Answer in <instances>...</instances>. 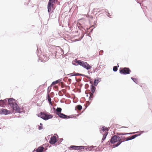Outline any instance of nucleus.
Wrapping results in <instances>:
<instances>
[{"label":"nucleus","mask_w":152,"mask_h":152,"mask_svg":"<svg viewBox=\"0 0 152 152\" xmlns=\"http://www.w3.org/2000/svg\"><path fill=\"white\" fill-rule=\"evenodd\" d=\"M62 109L61 108L58 107L56 110L57 113H61Z\"/></svg>","instance_id":"22"},{"label":"nucleus","mask_w":152,"mask_h":152,"mask_svg":"<svg viewBox=\"0 0 152 152\" xmlns=\"http://www.w3.org/2000/svg\"><path fill=\"white\" fill-rule=\"evenodd\" d=\"M40 125H41V126H42V123H40Z\"/></svg>","instance_id":"29"},{"label":"nucleus","mask_w":152,"mask_h":152,"mask_svg":"<svg viewBox=\"0 0 152 152\" xmlns=\"http://www.w3.org/2000/svg\"><path fill=\"white\" fill-rule=\"evenodd\" d=\"M108 130L109 129L108 128L104 126H103L102 127V128L101 129L100 132L103 134V137L102 139V142L105 139L106 136L108 134Z\"/></svg>","instance_id":"4"},{"label":"nucleus","mask_w":152,"mask_h":152,"mask_svg":"<svg viewBox=\"0 0 152 152\" xmlns=\"http://www.w3.org/2000/svg\"><path fill=\"white\" fill-rule=\"evenodd\" d=\"M56 114L60 118H63L64 119H68L69 118V116H68L63 113H56Z\"/></svg>","instance_id":"9"},{"label":"nucleus","mask_w":152,"mask_h":152,"mask_svg":"<svg viewBox=\"0 0 152 152\" xmlns=\"http://www.w3.org/2000/svg\"><path fill=\"white\" fill-rule=\"evenodd\" d=\"M85 61H83L80 60H77L75 59L74 61H73V64L75 66H77L78 65L83 66L84 63Z\"/></svg>","instance_id":"8"},{"label":"nucleus","mask_w":152,"mask_h":152,"mask_svg":"<svg viewBox=\"0 0 152 152\" xmlns=\"http://www.w3.org/2000/svg\"><path fill=\"white\" fill-rule=\"evenodd\" d=\"M134 133H135V132H133V133H132V134H134Z\"/></svg>","instance_id":"32"},{"label":"nucleus","mask_w":152,"mask_h":152,"mask_svg":"<svg viewBox=\"0 0 152 152\" xmlns=\"http://www.w3.org/2000/svg\"><path fill=\"white\" fill-rule=\"evenodd\" d=\"M9 104L12 108L14 110L18 113H20L21 109L17 104L15 100L12 98L9 99H8Z\"/></svg>","instance_id":"1"},{"label":"nucleus","mask_w":152,"mask_h":152,"mask_svg":"<svg viewBox=\"0 0 152 152\" xmlns=\"http://www.w3.org/2000/svg\"><path fill=\"white\" fill-rule=\"evenodd\" d=\"M140 135V134H135L134 135H133L130 137H128L126 139V140H131L132 139H133L135 138V137H137L139 136V135Z\"/></svg>","instance_id":"13"},{"label":"nucleus","mask_w":152,"mask_h":152,"mask_svg":"<svg viewBox=\"0 0 152 152\" xmlns=\"http://www.w3.org/2000/svg\"><path fill=\"white\" fill-rule=\"evenodd\" d=\"M48 99L49 103L50 104H52L51 99L49 94H48Z\"/></svg>","instance_id":"19"},{"label":"nucleus","mask_w":152,"mask_h":152,"mask_svg":"<svg viewBox=\"0 0 152 152\" xmlns=\"http://www.w3.org/2000/svg\"><path fill=\"white\" fill-rule=\"evenodd\" d=\"M94 97L93 93H90V96L89 97L90 100H92V98Z\"/></svg>","instance_id":"21"},{"label":"nucleus","mask_w":152,"mask_h":152,"mask_svg":"<svg viewBox=\"0 0 152 152\" xmlns=\"http://www.w3.org/2000/svg\"><path fill=\"white\" fill-rule=\"evenodd\" d=\"M91 93H94L96 90V88L95 86H94L93 85H91Z\"/></svg>","instance_id":"16"},{"label":"nucleus","mask_w":152,"mask_h":152,"mask_svg":"<svg viewBox=\"0 0 152 152\" xmlns=\"http://www.w3.org/2000/svg\"><path fill=\"white\" fill-rule=\"evenodd\" d=\"M101 53H102V52H103V51H101Z\"/></svg>","instance_id":"31"},{"label":"nucleus","mask_w":152,"mask_h":152,"mask_svg":"<svg viewBox=\"0 0 152 152\" xmlns=\"http://www.w3.org/2000/svg\"><path fill=\"white\" fill-rule=\"evenodd\" d=\"M37 115L38 117H40L45 120L51 118L53 117L51 115L44 112H41L40 114H37Z\"/></svg>","instance_id":"3"},{"label":"nucleus","mask_w":152,"mask_h":152,"mask_svg":"<svg viewBox=\"0 0 152 152\" xmlns=\"http://www.w3.org/2000/svg\"><path fill=\"white\" fill-rule=\"evenodd\" d=\"M6 101V100H0V106H3L4 105V103Z\"/></svg>","instance_id":"18"},{"label":"nucleus","mask_w":152,"mask_h":152,"mask_svg":"<svg viewBox=\"0 0 152 152\" xmlns=\"http://www.w3.org/2000/svg\"><path fill=\"white\" fill-rule=\"evenodd\" d=\"M82 66L87 70H88L91 68V66H90L86 62H85Z\"/></svg>","instance_id":"12"},{"label":"nucleus","mask_w":152,"mask_h":152,"mask_svg":"<svg viewBox=\"0 0 152 152\" xmlns=\"http://www.w3.org/2000/svg\"><path fill=\"white\" fill-rule=\"evenodd\" d=\"M76 107L78 110H80L82 109V107L81 105H79L77 106Z\"/></svg>","instance_id":"23"},{"label":"nucleus","mask_w":152,"mask_h":152,"mask_svg":"<svg viewBox=\"0 0 152 152\" xmlns=\"http://www.w3.org/2000/svg\"><path fill=\"white\" fill-rule=\"evenodd\" d=\"M58 82L57 81H56L53 82L52 83V85H55L56 84H57V83Z\"/></svg>","instance_id":"26"},{"label":"nucleus","mask_w":152,"mask_h":152,"mask_svg":"<svg viewBox=\"0 0 152 152\" xmlns=\"http://www.w3.org/2000/svg\"><path fill=\"white\" fill-rule=\"evenodd\" d=\"M121 134L123 135V134H123V133H121Z\"/></svg>","instance_id":"28"},{"label":"nucleus","mask_w":152,"mask_h":152,"mask_svg":"<svg viewBox=\"0 0 152 152\" xmlns=\"http://www.w3.org/2000/svg\"><path fill=\"white\" fill-rule=\"evenodd\" d=\"M119 71L121 74L124 75L129 74L131 72L129 68L126 67L120 68Z\"/></svg>","instance_id":"5"},{"label":"nucleus","mask_w":152,"mask_h":152,"mask_svg":"<svg viewBox=\"0 0 152 152\" xmlns=\"http://www.w3.org/2000/svg\"><path fill=\"white\" fill-rule=\"evenodd\" d=\"M51 10H48V12H50Z\"/></svg>","instance_id":"30"},{"label":"nucleus","mask_w":152,"mask_h":152,"mask_svg":"<svg viewBox=\"0 0 152 152\" xmlns=\"http://www.w3.org/2000/svg\"><path fill=\"white\" fill-rule=\"evenodd\" d=\"M56 137L55 136H53L50 138L49 142L52 144H53L56 142Z\"/></svg>","instance_id":"11"},{"label":"nucleus","mask_w":152,"mask_h":152,"mask_svg":"<svg viewBox=\"0 0 152 152\" xmlns=\"http://www.w3.org/2000/svg\"><path fill=\"white\" fill-rule=\"evenodd\" d=\"M42 61L43 62H45L48 60V58L46 56H45L44 55H43L42 57Z\"/></svg>","instance_id":"17"},{"label":"nucleus","mask_w":152,"mask_h":152,"mask_svg":"<svg viewBox=\"0 0 152 152\" xmlns=\"http://www.w3.org/2000/svg\"><path fill=\"white\" fill-rule=\"evenodd\" d=\"M55 0H49L48 5V10L54 9L53 4L55 3Z\"/></svg>","instance_id":"7"},{"label":"nucleus","mask_w":152,"mask_h":152,"mask_svg":"<svg viewBox=\"0 0 152 152\" xmlns=\"http://www.w3.org/2000/svg\"><path fill=\"white\" fill-rule=\"evenodd\" d=\"M72 76H77V75H81V74H79L78 73H77L76 74H74L73 73H72L71 74Z\"/></svg>","instance_id":"25"},{"label":"nucleus","mask_w":152,"mask_h":152,"mask_svg":"<svg viewBox=\"0 0 152 152\" xmlns=\"http://www.w3.org/2000/svg\"><path fill=\"white\" fill-rule=\"evenodd\" d=\"M43 126H39V130L42 129H43Z\"/></svg>","instance_id":"27"},{"label":"nucleus","mask_w":152,"mask_h":152,"mask_svg":"<svg viewBox=\"0 0 152 152\" xmlns=\"http://www.w3.org/2000/svg\"><path fill=\"white\" fill-rule=\"evenodd\" d=\"M131 79L134 82H135L136 83H137V81L136 78L131 77Z\"/></svg>","instance_id":"24"},{"label":"nucleus","mask_w":152,"mask_h":152,"mask_svg":"<svg viewBox=\"0 0 152 152\" xmlns=\"http://www.w3.org/2000/svg\"><path fill=\"white\" fill-rule=\"evenodd\" d=\"M85 148V146H84L71 145L69 149L70 150H72V149L80 150L81 151H83Z\"/></svg>","instance_id":"6"},{"label":"nucleus","mask_w":152,"mask_h":152,"mask_svg":"<svg viewBox=\"0 0 152 152\" xmlns=\"http://www.w3.org/2000/svg\"><path fill=\"white\" fill-rule=\"evenodd\" d=\"M85 148L84 149V150L85 149H86L87 151H93L94 150V149H93L94 148V147L93 146H91L90 147L88 148H86V147H85Z\"/></svg>","instance_id":"15"},{"label":"nucleus","mask_w":152,"mask_h":152,"mask_svg":"<svg viewBox=\"0 0 152 152\" xmlns=\"http://www.w3.org/2000/svg\"><path fill=\"white\" fill-rule=\"evenodd\" d=\"M44 148L42 147H39L36 150V152H42Z\"/></svg>","instance_id":"14"},{"label":"nucleus","mask_w":152,"mask_h":152,"mask_svg":"<svg viewBox=\"0 0 152 152\" xmlns=\"http://www.w3.org/2000/svg\"><path fill=\"white\" fill-rule=\"evenodd\" d=\"M117 66H115L113 67V70L114 72H116L118 68L117 67H119V65L118 64H117Z\"/></svg>","instance_id":"20"},{"label":"nucleus","mask_w":152,"mask_h":152,"mask_svg":"<svg viewBox=\"0 0 152 152\" xmlns=\"http://www.w3.org/2000/svg\"><path fill=\"white\" fill-rule=\"evenodd\" d=\"M110 142L112 143H114L118 142L116 144H114L113 146L116 147L118 146L122 142L121 139L120 137L116 135L114 136L111 139Z\"/></svg>","instance_id":"2"},{"label":"nucleus","mask_w":152,"mask_h":152,"mask_svg":"<svg viewBox=\"0 0 152 152\" xmlns=\"http://www.w3.org/2000/svg\"><path fill=\"white\" fill-rule=\"evenodd\" d=\"M10 111L6 109H2L0 110V113L1 114L6 115L7 114H10Z\"/></svg>","instance_id":"10"}]
</instances>
